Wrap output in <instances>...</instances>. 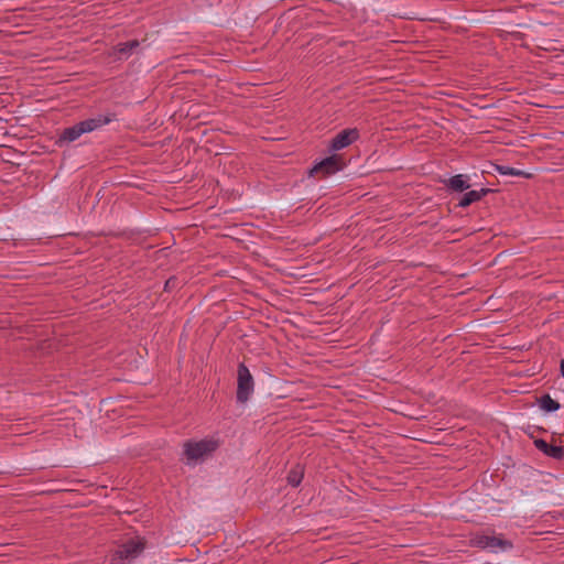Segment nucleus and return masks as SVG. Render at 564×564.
<instances>
[{"instance_id":"f3484780","label":"nucleus","mask_w":564,"mask_h":564,"mask_svg":"<svg viewBox=\"0 0 564 564\" xmlns=\"http://www.w3.org/2000/svg\"><path fill=\"white\" fill-rule=\"evenodd\" d=\"M560 372L561 376L564 378V358L560 361Z\"/></svg>"},{"instance_id":"7ed1b4c3","label":"nucleus","mask_w":564,"mask_h":564,"mask_svg":"<svg viewBox=\"0 0 564 564\" xmlns=\"http://www.w3.org/2000/svg\"><path fill=\"white\" fill-rule=\"evenodd\" d=\"M144 538L135 536L124 541L110 555V564H130L145 550Z\"/></svg>"},{"instance_id":"f8f14e48","label":"nucleus","mask_w":564,"mask_h":564,"mask_svg":"<svg viewBox=\"0 0 564 564\" xmlns=\"http://www.w3.org/2000/svg\"><path fill=\"white\" fill-rule=\"evenodd\" d=\"M539 408L545 413H553L561 409V404L554 400L549 393H543L536 398Z\"/></svg>"},{"instance_id":"9d476101","label":"nucleus","mask_w":564,"mask_h":564,"mask_svg":"<svg viewBox=\"0 0 564 564\" xmlns=\"http://www.w3.org/2000/svg\"><path fill=\"white\" fill-rule=\"evenodd\" d=\"M492 192H494V189L488 188V187H482L479 191H475V189H471L468 192L465 191L457 204V207L466 208V207L470 206L471 204L479 202L480 199H482V197L487 196L489 193H492Z\"/></svg>"},{"instance_id":"9b49d317","label":"nucleus","mask_w":564,"mask_h":564,"mask_svg":"<svg viewBox=\"0 0 564 564\" xmlns=\"http://www.w3.org/2000/svg\"><path fill=\"white\" fill-rule=\"evenodd\" d=\"M140 46V42L138 40H130L127 42L118 43L113 50L115 54L119 59L128 58L132 55V53Z\"/></svg>"},{"instance_id":"f03ea898","label":"nucleus","mask_w":564,"mask_h":564,"mask_svg":"<svg viewBox=\"0 0 564 564\" xmlns=\"http://www.w3.org/2000/svg\"><path fill=\"white\" fill-rule=\"evenodd\" d=\"M220 440L214 436L205 437L199 441L193 438L185 441L183 443L184 463L187 466H194L197 463L208 459L220 447Z\"/></svg>"},{"instance_id":"39448f33","label":"nucleus","mask_w":564,"mask_h":564,"mask_svg":"<svg viewBox=\"0 0 564 564\" xmlns=\"http://www.w3.org/2000/svg\"><path fill=\"white\" fill-rule=\"evenodd\" d=\"M469 544L473 547L495 552L497 550L508 551L513 547V543L510 540L503 539L502 534L499 535H487L485 533L477 532L470 535Z\"/></svg>"},{"instance_id":"0eeeda50","label":"nucleus","mask_w":564,"mask_h":564,"mask_svg":"<svg viewBox=\"0 0 564 564\" xmlns=\"http://www.w3.org/2000/svg\"><path fill=\"white\" fill-rule=\"evenodd\" d=\"M360 139V130L358 128H346L335 134L328 142L327 151L336 153L348 148Z\"/></svg>"},{"instance_id":"4468645a","label":"nucleus","mask_w":564,"mask_h":564,"mask_svg":"<svg viewBox=\"0 0 564 564\" xmlns=\"http://www.w3.org/2000/svg\"><path fill=\"white\" fill-rule=\"evenodd\" d=\"M496 171L501 175H512V176H522L530 177L531 175L525 173L524 171L518 170L516 167L506 166V165H496Z\"/></svg>"},{"instance_id":"6e6552de","label":"nucleus","mask_w":564,"mask_h":564,"mask_svg":"<svg viewBox=\"0 0 564 564\" xmlns=\"http://www.w3.org/2000/svg\"><path fill=\"white\" fill-rule=\"evenodd\" d=\"M449 193H464L470 188V176L468 174H456L448 178H440Z\"/></svg>"},{"instance_id":"423d86ee","label":"nucleus","mask_w":564,"mask_h":564,"mask_svg":"<svg viewBox=\"0 0 564 564\" xmlns=\"http://www.w3.org/2000/svg\"><path fill=\"white\" fill-rule=\"evenodd\" d=\"M254 390L253 377L245 362H240L237 369V391L236 400L238 403H246Z\"/></svg>"},{"instance_id":"ddd939ff","label":"nucleus","mask_w":564,"mask_h":564,"mask_svg":"<svg viewBox=\"0 0 564 564\" xmlns=\"http://www.w3.org/2000/svg\"><path fill=\"white\" fill-rule=\"evenodd\" d=\"M303 477H304V468L300 464H297L295 467H293L289 471L286 480L291 487L296 488L302 482Z\"/></svg>"},{"instance_id":"1a4fd4ad","label":"nucleus","mask_w":564,"mask_h":564,"mask_svg":"<svg viewBox=\"0 0 564 564\" xmlns=\"http://www.w3.org/2000/svg\"><path fill=\"white\" fill-rule=\"evenodd\" d=\"M534 446L547 457L556 460H562L564 458V447L561 445L549 444L543 438H536L534 440Z\"/></svg>"},{"instance_id":"20e7f679","label":"nucleus","mask_w":564,"mask_h":564,"mask_svg":"<svg viewBox=\"0 0 564 564\" xmlns=\"http://www.w3.org/2000/svg\"><path fill=\"white\" fill-rule=\"evenodd\" d=\"M345 166V159L340 154L332 153L329 156L315 162L313 166L308 169L307 175L310 177L317 176L318 178H325L343 171Z\"/></svg>"},{"instance_id":"2eb2a0df","label":"nucleus","mask_w":564,"mask_h":564,"mask_svg":"<svg viewBox=\"0 0 564 564\" xmlns=\"http://www.w3.org/2000/svg\"><path fill=\"white\" fill-rule=\"evenodd\" d=\"M181 288V281L176 275L170 276L165 283H164V291L165 292H173L174 290H177Z\"/></svg>"},{"instance_id":"f257e3e1","label":"nucleus","mask_w":564,"mask_h":564,"mask_svg":"<svg viewBox=\"0 0 564 564\" xmlns=\"http://www.w3.org/2000/svg\"><path fill=\"white\" fill-rule=\"evenodd\" d=\"M117 120L115 112L99 113L96 117L80 120L73 126L65 127L57 131L54 145L58 149H68L79 141L84 134L90 133Z\"/></svg>"},{"instance_id":"dca6fc26","label":"nucleus","mask_w":564,"mask_h":564,"mask_svg":"<svg viewBox=\"0 0 564 564\" xmlns=\"http://www.w3.org/2000/svg\"><path fill=\"white\" fill-rule=\"evenodd\" d=\"M522 431H523L524 434H527L533 441L536 440V437H535V433L536 432H539V433H545L546 432V430L544 427L535 426V425H530V424H528L527 426H523Z\"/></svg>"}]
</instances>
